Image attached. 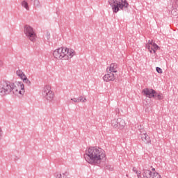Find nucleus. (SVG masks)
<instances>
[{
  "mask_svg": "<svg viewBox=\"0 0 178 178\" xmlns=\"http://www.w3.org/2000/svg\"><path fill=\"white\" fill-rule=\"evenodd\" d=\"M85 160L90 165H99L106 154L105 150L98 147H90L83 155Z\"/></svg>",
  "mask_w": 178,
  "mask_h": 178,
  "instance_id": "1",
  "label": "nucleus"
},
{
  "mask_svg": "<svg viewBox=\"0 0 178 178\" xmlns=\"http://www.w3.org/2000/svg\"><path fill=\"white\" fill-rule=\"evenodd\" d=\"M12 94H17V86L9 81H0V96L6 97Z\"/></svg>",
  "mask_w": 178,
  "mask_h": 178,
  "instance_id": "2",
  "label": "nucleus"
},
{
  "mask_svg": "<svg viewBox=\"0 0 178 178\" xmlns=\"http://www.w3.org/2000/svg\"><path fill=\"white\" fill-rule=\"evenodd\" d=\"M75 55L76 52H74V50L66 47L58 48L53 52V56L56 59H63V60L72 59Z\"/></svg>",
  "mask_w": 178,
  "mask_h": 178,
  "instance_id": "3",
  "label": "nucleus"
},
{
  "mask_svg": "<svg viewBox=\"0 0 178 178\" xmlns=\"http://www.w3.org/2000/svg\"><path fill=\"white\" fill-rule=\"evenodd\" d=\"M108 3L112 8L113 13H118L119 10H127L129 3L127 0H108Z\"/></svg>",
  "mask_w": 178,
  "mask_h": 178,
  "instance_id": "4",
  "label": "nucleus"
},
{
  "mask_svg": "<svg viewBox=\"0 0 178 178\" xmlns=\"http://www.w3.org/2000/svg\"><path fill=\"white\" fill-rule=\"evenodd\" d=\"M42 97L44 99L47 100L48 102H52L54 101V98L55 97V93L52 90H51V86H45L43 88L42 92Z\"/></svg>",
  "mask_w": 178,
  "mask_h": 178,
  "instance_id": "5",
  "label": "nucleus"
},
{
  "mask_svg": "<svg viewBox=\"0 0 178 178\" xmlns=\"http://www.w3.org/2000/svg\"><path fill=\"white\" fill-rule=\"evenodd\" d=\"M24 33L28 40L32 42H35V40L37 39V34H35V32H34L33 27L29 25H25L24 28Z\"/></svg>",
  "mask_w": 178,
  "mask_h": 178,
  "instance_id": "6",
  "label": "nucleus"
},
{
  "mask_svg": "<svg viewBox=\"0 0 178 178\" xmlns=\"http://www.w3.org/2000/svg\"><path fill=\"white\" fill-rule=\"evenodd\" d=\"M111 126L113 129H120V130H122V129H124V126H126V122L120 118L113 119L111 120Z\"/></svg>",
  "mask_w": 178,
  "mask_h": 178,
  "instance_id": "7",
  "label": "nucleus"
},
{
  "mask_svg": "<svg viewBox=\"0 0 178 178\" xmlns=\"http://www.w3.org/2000/svg\"><path fill=\"white\" fill-rule=\"evenodd\" d=\"M33 3L34 8H41V1L40 0H30ZM21 5L26 10H30V6H29V3L26 0H23Z\"/></svg>",
  "mask_w": 178,
  "mask_h": 178,
  "instance_id": "8",
  "label": "nucleus"
},
{
  "mask_svg": "<svg viewBox=\"0 0 178 178\" xmlns=\"http://www.w3.org/2000/svg\"><path fill=\"white\" fill-rule=\"evenodd\" d=\"M142 93L147 98H155L156 97V91L154 89L145 88L142 90Z\"/></svg>",
  "mask_w": 178,
  "mask_h": 178,
  "instance_id": "9",
  "label": "nucleus"
},
{
  "mask_svg": "<svg viewBox=\"0 0 178 178\" xmlns=\"http://www.w3.org/2000/svg\"><path fill=\"white\" fill-rule=\"evenodd\" d=\"M115 79H116V76H115V74H113V72H109L103 76V80L104 81H106V82L114 81Z\"/></svg>",
  "mask_w": 178,
  "mask_h": 178,
  "instance_id": "10",
  "label": "nucleus"
},
{
  "mask_svg": "<svg viewBox=\"0 0 178 178\" xmlns=\"http://www.w3.org/2000/svg\"><path fill=\"white\" fill-rule=\"evenodd\" d=\"M146 48L147 49H149L150 54H152V52H154V54H155V52H156L157 49H159V46H158V44H156V43L153 42L152 45L146 44Z\"/></svg>",
  "mask_w": 178,
  "mask_h": 178,
  "instance_id": "11",
  "label": "nucleus"
},
{
  "mask_svg": "<svg viewBox=\"0 0 178 178\" xmlns=\"http://www.w3.org/2000/svg\"><path fill=\"white\" fill-rule=\"evenodd\" d=\"M69 176H70V173H69L67 171L63 172V174L60 172L56 173V178H70Z\"/></svg>",
  "mask_w": 178,
  "mask_h": 178,
  "instance_id": "12",
  "label": "nucleus"
},
{
  "mask_svg": "<svg viewBox=\"0 0 178 178\" xmlns=\"http://www.w3.org/2000/svg\"><path fill=\"white\" fill-rule=\"evenodd\" d=\"M20 90H19V89H17V93H12V95H19V94H20V95H23V94H24V84H23L22 83H20Z\"/></svg>",
  "mask_w": 178,
  "mask_h": 178,
  "instance_id": "13",
  "label": "nucleus"
},
{
  "mask_svg": "<svg viewBox=\"0 0 178 178\" xmlns=\"http://www.w3.org/2000/svg\"><path fill=\"white\" fill-rule=\"evenodd\" d=\"M140 138L145 144H151V139L147 134L140 136Z\"/></svg>",
  "mask_w": 178,
  "mask_h": 178,
  "instance_id": "14",
  "label": "nucleus"
},
{
  "mask_svg": "<svg viewBox=\"0 0 178 178\" xmlns=\"http://www.w3.org/2000/svg\"><path fill=\"white\" fill-rule=\"evenodd\" d=\"M109 71L111 72L110 73H116V72H118V64H111L109 67Z\"/></svg>",
  "mask_w": 178,
  "mask_h": 178,
  "instance_id": "15",
  "label": "nucleus"
},
{
  "mask_svg": "<svg viewBox=\"0 0 178 178\" xmlns=\"http://www.w3.org/2000/svg\"><path fill=\"white\" fill-rule=\"evenodd\" d=\"M152 173V171L149 170L143 169V176L144 178H149Z\"/></svg>",
  "mask_w": 178,
  "mask_h": 178,
  "instance_id": "16",
  "label": "nucleus"
},
{
  "mask_svg": "<svg viewBox=\"0 0 178 178\" xmlns=\"http://www.w3.org/2000/svg\"><path fill=\"white\" fill-rule=\"evenodd\" d=\"M22 80L23 81V83H24V84H26V86H28L29 87H30V86H31V81H30V80H29V79H27V76H24Z\"/></svg>",
  "mask_w": 178,
  "mask_h": 178,
  "instance_id": "17",
  "label": "nucleus"
},
{
  "mask_svg": "<svg viewBox=\"0 0 178 178\" xmlns=\"http://www.w3.org/2000/svg\"><path fill=\"white\" fill-rule=\"evenodd\" d=\"M16 74L17 76H19V77H20L21 79H22L26 76V74H24V72L22 71V70H18L16 72Z\"/></svg>",
  "mask_w": 178,
  "mask_h": 178,
  "instance_id": "18",
  "label": "nucleus"
},
{
  "mask_svg": "<svg viewBox=\"0 0 178 178\" xmlns=\"http://www.w3.org/2000/svg\"><path fill=\"white\" fill-rule=\"evenodd\" d=\"M149 178H161V175H159V173L155 172H152L150 175V177Z\"/></svg>",
  "mask_w": 178,
  "mask_h": 178,
  "instance_id": "19",
  "label": "nucleus"
},
{
  "mask_svg": "<svg viewBox=\"0 0 178 178\" xmlns=\"http://www.w3.org/2000/svg\"><path fill=\"white\" fill-rule=\"evenodd\" d=\"M154 98H155V99H158L159 101H161L163 99V94L162 93L159 94L158 92H156V97Z\"/></svg>",
  "mask_w": 178,
  "mask_h": 178,
  "instance_id": "20",
  "label": "nucleus"
},
{
  "mask_svg": "<svg viewBox=\"0 0 178 178\" xmlns=\"http://www.w3.org/2000/svg\"><path fill=\"white\" fill-rule=\"evenodd\" d=\"M79 103L80 102H86L87 101V99L84 97V96H79L78 97Z\"/></svg>",
  "mask_w": 178,
  "mask_h": 178,
  "instance_id": "21",
  "label": "nucleus"
},
{
  "mask_svg": "<svg viewBox=\"0 0 178 178\" xmlns=\"http://www.w3.org/2000/svg\"><path fill=\"white\" fill-rule=\"evenodd\" d=\"M140 137H143V136H146L147 135V131H145V130L144 129H140Z\"/></svg>",
  "mask_w": 178,
  "mask_h": 178,
  "instance_id": "22",
  "label": "nucleus"
},
{
  "mask_svg": "<svg viewBox=\"0 0 178 178\" xmlns=\"http://www.w3.org/2000/svg\"><path fill=\"white\" fill-rule=\"evenodd\" d=\"M71 101H73L74 102V104H79V99H78V97L71 98Z\"/></svg>",
  "mask_w": 178,
  "mask_h": 178,
  "instance_id": "23",
  "label": "nucleus"
},
{
  "mask_svg": "<svg viewBox=\"0 0 178 178\" xmlns=\"http://www.w3.org/2000/svg\"><path fill=\"white\" fill-rule=\"evenodd\" d=\"M156 70L157 73L162 74V69L161 67H156Z\"/></svg>",
  "mask_w": 178,
  "mask_h": 178,
  "instance_id": "24",
  "label": "nucleus"
},
{
  "mask_svg": "<svg viewBox=\"0 0 178 178\" xmlns=\"http://www.w3.org/2000/svg\"><path fill=\"white\" fill-rule=\"evenodd\" d=\"M3 136V131H2V127H0V140H2Z\"/></svg>",
  "mask_w": 178,
  "mask_h": 178,
  "instance_id": "25",
  "label": "nucleus"
},
{
  "mask_svg": "<svg viewBox=\"0 0 178 178\" xmlns=\"http://www.w3.org/2000/svg\"><path fill=\"white\" fill-rule=\"evenodd\" d=\"M46 37L47 40H49V38H51V33H49V32H47Z\"/></svg>",
  "mask_w": 178,
  "mask_h": 178,
  "instance_id": "26",
  "label": "nucleus"
},
{
  "mask_svg": "<svg viewBox=\"0 0 178 178\" xmlns=\"http://www.w3.org/2000/svg\"><path fill=\"white\" fill-rule=\"evenodd\" d=\"M154 42L152 40H148V43L146 45L152 46Z\"/></svg>",
  "mask_w": 178,
  "mask_h": 178,
  "instance_id": "27",
  "label": "nucleus"
},
{
  "mask_svg": "<svg viewBox=\"0 0 178 178\" xmlns=\"http://www.w3.org/2000/svg\"><path fill=\"white\" fill-rule=\"evenodd\" d=\"M137 176H138V178H141V172L139 171L138 172V173H136Z\"/></svg>",
  "mask_w": 178,
  "mask_h": 178,
  "instance_id": "28",
  "label": "nucleus"
},
{
  "mask_svg": "<svg viewBox=\"0 0 178 178\" xmlns=\"http://www.w3.org/2000/svg\"><path fill=\"white\" fill-rule=\"evenodd\" d=\"M133 172H134V173H138V171L136 169V167H134Z\"/></svg>",
  "mask_w": 178,
  "mask_h": 178,
  "instance_id": "29",
  "label": "nucleus"
},
{
  "mask_svg": "<svg viewBox=\"0 0 178 178\" xmlns=\"http://www.w3.org/2000/svg\"><path fill=\"white\" fill-rule=\"evenodd\" d=\"M2 65H3V62L0 60V66H2Z\"/></svg>",
  "mask_w": 178,
  "mask_h": 178,
  "instance_id": "30",
  "label": "nucleus"
},
{
  "mask_svg": "<svg viewBox=\"0 0 178 178\" xmlns=\"http://www.w3.org/2000/svg\"><path fill=\"white\" fill-rule=\"evenodd\" d=\"M152 172H155V168L152 169Z\"/></svg>",
  "mask_w": 178,
  "mask_h": 178,
  "instance_id": "31",
  "label": "nucleus"
},
{
  "mask_svg": "<svg viewBox=\"0 0 178 178\" xmlns=\"http://www.w3.org/2000/svg\"><path fill=\"white\" fill-rule=\"evenodd\" d=\"M110 170H113V168H110Z\"/></svg>",
  "mask_w": 178,
  "mask_h": 178,
  "instance_id": "32",
  "label": "nucleus"
}]
</instances>
